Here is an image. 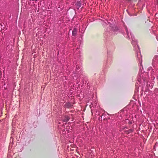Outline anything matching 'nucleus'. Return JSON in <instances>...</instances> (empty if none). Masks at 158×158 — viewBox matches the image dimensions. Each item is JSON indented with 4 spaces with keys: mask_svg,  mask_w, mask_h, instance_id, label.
Segmentation results:
<instances>
[{
    "mask_svg": "<svg viewBox=\"0 0 158 158\" xmlns=\"http://www.w3.org/2000/svg\"><path fill=\"white\" fill-rule=\"evenodd\" d=\"M77 28H75L73 29V31H72V35L73 36H75L77 35Z\"/></svg>",
    "mask_w": 158,
    "mask_h": 158,
    "instance_id": "nucleus-1",
    "label": "nucleus"
},
{
    "mask_svg": "<svg viewBox=\"0 0 158 158\" xmlns=\"http://www.w3.org/2000/svg\"><path fill=\"white\" fill-rule=\"evenodd\" d=\"M139 53H140V57H141V60H140L141 62L140 63V66H142V69H140V70L141 72H142V69H143V67L142 66V56L141 55V54L140 52L139 51Z\"/></svg>",
    "mask_w": 158,
    "mask_h": 158,
    "instance_id": "nucleus-2",
    "label": "nucleus"
},
{
    "mask_svg": "<svg viewBox=\"0 0 158 158\" xmlns=\"http://www.w3.org/2000/svg\"><path fill=\"white\" fill-rule=\"evenodd\" d=\"M70 118H69L68 116L65 117V118L63 120V121L64 122H66L68 121L70 119Z\"/></svg>",
    "mask_w": 158,
    "mask_h": 158,
    "instance_id": "nucleus-3",
    "label": "nucleus"
},
{
    "mask_svg": "<svg viewBox=\"0 0 158 158\" xmlns=\"http://www.w3.org/2000/svg\"><path fill=\"white\" fill-rule=\"evenodd\" d=\"M132 131V130L131 129H129L128 130H125V132L127 134H128Z\"/></svg>",
    "mask_w": 158,
    "mask_h": 158,
    "instance_id": "nucleus-4",
    "label": "nucleus"
},
{
    "mask_svg": "<svg viewBox=\"0 0 158 158\" xmlns=\"http://www.w3.org/2000/svg\"><path fill=\"white\" fill-rule=\"evenodd\" d=\"M65 105L66 107L68 108H69L70 107H71L72 106L71 104L69 103H66Z\"/></svg>",
    "mask_w": 158,
    "mask_h": 158,
    "instance_id": "nucleus-5",
    "label": "nucleus"
},
{
    "mask_svg": "<svg viewBox=\"0 0 158 158\" xmlns=\"http://www.w3.org/2000/svg\"><path fill=\"white\" fill-rule=\"evenodd\" d=\"M81 3L80 2H78L77 3V5L79 7H80L81 6Z\"/></svg>",
    "mask_w": 158,
    "mask_h": 158,
    "instance_id": "nucleus-6",
    "label": "nucleus"
},
{
    "mask_svg": "<svg viewBox=\"0 0 158 158\" xmlns=\"http://www.w3.org/2000/svg\"><path fill=\"white\" fill-rule=\"evenodd\" d=\"M129 124H131L132 122H130L129 121Z\"/></svg>",
    "mask_w": 158,
    "mask_h": 158,
    "instance_id": "nucleus-7",
    "label": "nucleus"
},
{
    "mask_svg": "<svg viewBox=\"0 0 158 158\" xmlns=\"http://www.w3.org/2000/svg\"><path fill=\"white\" fill-rule=\"evenodd\" d=\"M136 91H138L137 88V89H136Z\"/></svg>",
    "mask_w": 158,
    "mask_h": 158,
    "instance_id": "nucleus-8",
    "label": "nucleus"
},
{
    "mask_svg": "<svg viewBox=\"0 0 158 158\" xmlns=\"http://www.w3.org/2000/svg\"><path fill=\"white\" fill-rule=\"evenodd\" d=\"M135 86H136V88H137V85L136 84L135 85Z\"/></svg>",
    "mask_w": 158,
    "mask_h": 158,
    "instance_id": "nucleus-9",
    "label": "nucleus"
},
{
    "mask_svg": "<svg viewBox=\"0 0 158 158\" xmlns=\"http://www.w3.org/2000/svg\"><path fill=\"white\" fill-rule=\"evenodd\" d=\"M139 62L140 61L139 60Z\"/></svg>",
    "mask_w": 158,
    "mask_h": 158,
    "instance_id": "nucleus-10",
    "label": "nucleus"
}]
</instances>
